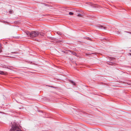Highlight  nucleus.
I'll list each match as a JSON object with an SVG mask.
<instances>
[{"label":"nucleus","instance_id":"obj_4","mask_svg":"<svg viewBox=\"0 0 131 131\" xmlns=\"http://www.w3.org/2000/svg\"><path fill=\"white\" fill-rule=\"evenodd\" d=\"M0 74L2 75H6L7 73L6 72H4L3 71H0Z\"/></svg>","mask_w":131,"mask_h":131},{"label":"nucleus","instance_id":"obj_7","mask_svg":"<svg viewBox=\"0 0 131 131\" xmlns=\"http://www.w3.org/2000/svg\"><path fill=\"white\" fill-rule=\"evenodd\" d=\"M84 38V39H86L87 40H91V38L89 37H85Z\"/></svg>","mask_w":131,"mask_h":131},{"label":"nucleus","instance_id":"obj_3","mask_svg":"<svg viewBox=\"0 0 131 131\" xmlns=\"http://www.w3.org/2000/svg\"><path fill=\"white\" fill-rule=\"evenodd\" d=\"M69 51L71 52V53L73 55H75L77 57H78V56L77 55V53L73 51H72L71 50H69Z\"/></svg>","mask_w":131,"mask_h":131},{"label":"nucleus","instance_id":"obj_13","mask_svg":"<svg viewBox=\"0 0 131 131\" xmlns=\"http://www.w3.org/2000/svg\"><path fill=\"white\" fill-rule=\"evenodd\" d=\"M12 11L11 10H10L9 11V13H12Z\"/></svg>","mask_w":131,"mask_h":131},{"label":"nucleus","instance_id":"obj_12","mask_svg":"<svg viewBox=\"0 0 131 131\" xmlns=\"http://www.w3.org/2000/svg\"><path fill=\"white\" fill-rule=\"evenodd\" d=\"M70 82L72 83L73 84V85H75V83L74 82H73V81H70Z\"/></svg>","mask_w":131,"mask_h":131},{"label":"nucleus","instance_id":"obj_1","mask_svg":"<svg viewBox=\"0 0 131 131\" xmlns=\"http://www.w3.org/2000/svg\"><path fill=\"white\" fill-rule=\"evenodd\" d=\"M25 32L28 36L31 37H37L39 35V32H38L35 31H32L31 32L27 31Z\"/></svg>","mask_w":131,"mask_h":131},{"label":"nucleus","instance_id":"obj_14","mask_svg":"<svg viewBox=\"0 0 131 131\" xmlns=\"http://www.w3.org/2000/svg\"><path fill=\"white\" fill-rule=\"evenodd\" d=\"M1 52V50H0V52Z\"/></svg>","mask_w":131,"mask_h":131},{"label":"nucleus","instance_id":"obj_8","mask_svg":"<svg viewBox=\"0 0 131 131\" xmlns=\"http://www.w3.org/2000/svg\"><path fill=\"white\" fill-rule=\"evenodd\" d=\"M98 27L100 28H103L104 29H106V27H103V26H99Z\"/></svg>","mask_w":131,"mask_h":131},{"label":"nucleus","instance_id":"obj_11","mask_svg":"<svg viewBox=\"0 0 131 131\" xmlns=\"http://www.w3.org/2000/svg\"><path fill=\"white\" fill-rule=\"evenodd\" d=\"M73 14V13L71 12H70L69 13V14L70 15H72Z\"/></svg>","mask_w":131,"mask_h":131},{"label":"nucleus","instance_id":"obj_9","mask_svg":"<svg viewBox=\"0 0 131 131\" xmlns=\"http://www.w3.org/2000/svg\"><path fill=\"white\" fill-rule=\"evenodd\" d=\"M57 34L59 35H61L62 34L61 33L60 31H58L57 32Z\"/></svg>","mask_w":131,"mask_h":131},{"label":"nucleus","instance_id":"obj_15","mask_svg":"<svg viewBox=\"0 0 131 131\" xmlns=\"http://www.w3.org/2000/svg\"><path fill=\"white\" fill-rule=\"evenodd\" d=\"M130 55H131V53H130Z\"/></svg>","mask_w":131,"mask_h":131},{"label":"nucleus","instance_id":"obj_2","mask_svg":"<svg viewBox=\"0 0 131 131\" xmlns=\"http://www.w3.org/2000/svg\"><path fill=\"white\" fill-rule=\"evenodd\" d=\"M10 131H22L19 129L18 125L15 123H14L12 124V128Z\"/></svg>","mask_w":131,"mask_h":131},{"label":"nucleus","instance_id":"obj_10","mask_svg":"<svg viewBox=\"0 0 131 131\" xmlns=\"http://www.w3.org/2000/svg\"><path fill=\"white\" fill-rule=\"evenodd\" d=\"M82 15L81 14H79L77 15V16L78 17H82Z\"/></svg>","mask_w":131,"mask_h":131},{"label":"nucleus","instance_id":"obj_5","mask_svg":"<svg viewBox=\"0 0 131 131\" xmlns=\"http://www.w3.org/2000/svg\"><path fill=\"white\" fill-rule=\"evenodd\" d=\"M45 34L43 33H39V35L38 36L39 37H41V36H43Z\"/></svg>","mask_w":131,"mask_h":131},{"label":"nucleus","instance_id":"obj_6","mask_svg":"<svg viewBox=\"0 0 131 131\" xmlns=\"http://www.w3.org/2000/svg\"><path fill=\"white\" fill-rule=\"evenodd\" d=\"M2 68H7V69H9V68H8V67L6 65H2Z\"/></svg>","mask_w":131,"mask_h":131}]
</instances>
